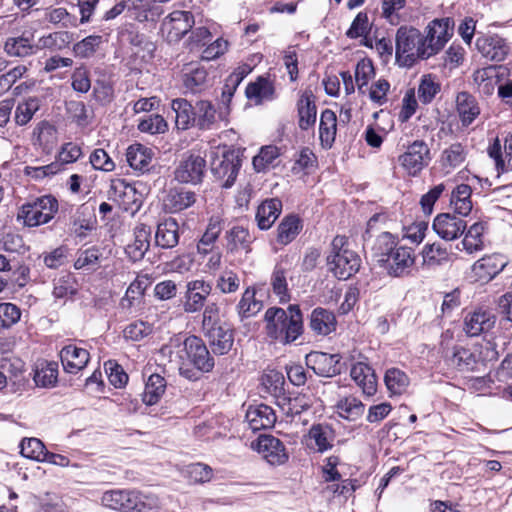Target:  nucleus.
I'll return each mask as SVG.
<instances>
[{"instance_id":"obj_1","label":"nucleus","mask_w":512,"mask_h":512,"mask_svg":"<svg viewBox=\"0 0 512 512\" xmlns=\"http://www.w3.org/2000/svg\"><path fill=\"white\" fill-rule=\"evenodd\" d=\"M161 352L169 355L170 362L177 363L180 375L191 381L199 378L197 371L207 373L215 365L204 341L194 335L188 336L183 343L179 339L171 340Z\"/></svg>"},{"instance_id":"obj_2","label":"nucleus","mask_w":512,"mask_h":512,"mask_svg":"<svg viewBox=\"0 0 512 512\" xmlns=\"http://www.w3.org/2000/svg\"><path fill=\"white\" fill-rule=\"evenodd\" d=\"M264 322L267 337L282 345L295 342L304 331L303 315L295 304L289 305L286 310L275 306L268 308Z\"/></svg>"},{"instance_id":"obj_3","label":"nucleus","mask_w":512,"mask_h":512,"mask_svg":"<svg viewBox=\"0 0 512 512\" xmlns=\"http://www.w3.org/2000/svg\"><path fill=\"white\" fill-rule=\"evenodd\" d=\"M101 503L106 508L120 512H156L159 508V500L155 495L128 489L104 492Z\"/></svg>"},{"instance_id":"obj_4","label":"nucleus","mask_w":512,"mask_h":512,"mask_svg":"<svg viewBox=\"0 0 512 512\" xmlns=\"http://www.w3.org/2000/svg\"><path fill=\"white\" fill-rule=\"evenodd\" d=\"M428 47L422 33L412 26H401L395 36V55L404 66H412L418 59H428Z\"/></svg>"},{"instance_id":"obj_5","label":"nucleus","mask_w":512,"mask_h":512,"mask_svg":"<svg viewBox=\"0 0 512 512\" xmlns=\"http://www.w3.org/2000/svg\"><path fill=\"white\" fill-rule=\"evenodd\" d=\"M345 236H336L331 243V253L327 257L329 269L340 280H347L359 271L360 257L352 250L345 248Z\"/></svg>"},{"instance_id":"obj_6","label":"nucleus","mask_w":512,"mask_h":512,"mask_svg":"<svg viewBox=\"0 0 512 512\" xmlns=\"http://www.w3.org/2000/svg\"><path fill=\"white\" fill-rule=\"evenodd\" d=\"M57 211V200L51 195H46L24 204L18 218L23 219L26 226L35 227L48 223Z\"/></svg>"},{"instance_id":"obj_7","label":"nucleus","mask_w":512,"mask_h":512,"mask_svg":"<svg viewBox=\"0 0 512 512\" xmlns=\"http://www.w3.org/2000/svg\"><path fill=\"white\" fill-rule=\"evenodd\" d=\"M403 147L405 150L398 156V162L410 176H417L432 159L430 148L424 140H415Z\"/></svg>"},{"instance_id":"obj_8","label":"nucleus","mask_w":512,"mask_h":512,"mask_svg":"<svg viewBox=\"0 0 512 512\" xmlns=\"http://www.w3.org/2000/svg\"><path fill=\"white\" fill-rule=\"evenodd\" d=\"M206 171V160L199 153L189 152L182 156L174 171V177L179 183L199 184Z\"/></svg>"},{"instance_id":"obj_9","label":"nucleus","mask_w":512,"mask_h":512,"mask_svg":"<svg viewBox=\"0 0 512 512\" xmlns=\"http://www.w3.org/2000/svg\"><path fill=\"white\" fill-rule=\"evenodd\" d=\"M382 267L390 277L403 278L411 275L416 256L411 247L398 246L383 260Z\"/></svg>"},{"instance_id":"obj_10","label":"nucleus","mask_w":512,"mask_h":512,"mask_svg":"<svg viewBox=\"0 0 512 512\" xmlns=\"http://www.w3.org/2000/svg\"><path fill=\"white\" fill-rule=\"evenodd\" d=\"M182 298V309L187 314H195L202 311L207 305L212 292V284L204 279L188 281Z\"/></svg>"},{"instance_id":"obj_11","label":"nucleus","mask_w":512,"mask_h":512,"mask_svg":"<svg viewBox=\"0 0 512 512\" xmlns=\"http://www.w3.org/2000/svg\"><path fill=\"white\" fill-rule=\"evenodd\" d=\"M141 195L136 191L135 187L127 183L123 179H115L111 181L108 190V199L116 203L126 212H136L141 206Z\"/></svg>"},{"instance_id":"obj_12","label":"nucleus","mask_w":512,"mask_h":512,"mask_svg":"<svg viewBox=\"0 0 512 512\" xmlns=\"http://www.w3.org/2000/svg\"><path fill=\"white\" fill-rule=\"evenodd\" d=\"M454 22L450 18L435 19L427 26L424 36L428 50L425 55L434 56L443 49L453 35Z\"/></svg>"},{"instance_id":"obj_13","label":"nucleus","mask_w":512,"mask_h":512,"mask_svg":"<svg viewBox=\"0 0 512 512\" xmlns=\"http://www.w3.org/2000/svg\"><path fill=\"white\" fill-rule=\"evenodd\" d=\"M194 16L189 11H173L162 22L161 31L169 42H178L193 27Z\"/></svg>"},{"instance_id":"obj_14","label":"nucleus","mask_w":512,"mask_h":512,"mask_svg":"<svg viewBox=\"0 0 512 512\" xmlns=\"http://www.w3.org/2000/svg\"><path fill=\"white\" fill-rule=\"evenodd\" d=\"M341 359L340 354L312 351L306 355L305 362L315 374L322 377H333L341 373Z\"/></svg>"},{"instance_id":"obj_15","label":"nucleus","mask_w":512,"mask_h":512,"mask_svg":"<svg viewBox=\"0 0 512 512\" xmlns=\"http://www.w3.org/2000/svg\"><path fill=\"white\" fill-rule=\"evenodd\" d=\"M253 447L271 465H282L288 460L284 444L272 435H261Z\"/></svg>"},{"instance_id":"obj_16","label":"nucleus","mask_w":512,"mask_h":512,"mask_svg":"<svg viewBox=\"0 0 512 512\" xmlns=\"http://www.w3.org/2000/svg\"><path fill=\"white\" fill-rule=\"evenodd\" d=\"M363 359L365 357L359 354L358 360L351 364L350 376L363 394L372 396L377 391V378L374 370Z\"/></svg>"},{"instance_id":"obj_17","label":"nucleus","mask_w":512,"mask_h":512,"mask_svg":"<svg viewBox=\"0 0 512 512\" xmlns=\"http://www.w3.org/2000/svg\"><path fill=\"white\" fill-rule=\"evenodd\" d=\"M432 228L440 238L451 241L464 233L466 222L454 214L441 213L435 217Z\"/></svg>"},{"instance_id":"obj_18","label":"nucleus","mask_w":512,"mask_h":512,"mask_svg":"<svg viewBox=\"0 0 512 512\" xmlns=\"http://www.w3.org/2000/svg\"><path fill=\"white\" fill-rule=\"evenodd\" d=\"M495 322L496 317L491 311L478 309L465 316L463 330L469 337H477L489 332Z\"/></svg>"},{"instance_id":"obj_19","label":"nucleus","mask_w":512,"mask_h":512,"mask_svg":"<svg viewBox=\"0 0 512 512\" xmlns=\"http://www.w3.org/2000/svg\"><path fill=\"white\" fill-rule=\"evenodd\" d=\"M476 46L485 58L496 62L505 60L510 51L505 39L498 35L479 37Z\"/></svg>"},{"instance_id":"obj_20","label":"nucleus","mask_w":512,"mask_h":512,"mask_svg":"<svg viewBox=\"0 0 512 512\" xmlns=\"http://www.w3.org/2000/svg\"><path fill=\"white\" fill-rule=\"evenodd\" d=\"M182 72L183 85L189 92L201 93L208 87V72L199 63L186 64Z\"/></svg>"},{"instance_id":"obj_21","label":"nucleus","mask_w":512,"mask_h":512,"mask_svg":"<svg viewBox=\"0 0 512 512\" xmlns=\"http://www.w3.org/2000/svg\"><path fill=\"white\" fill-rule=\"evenodd\" d=\"M89 352L75 345H67L60 351L63 369L67 373L76 374L86 367L89 361Z\"/></svg>"},{"instance_id":"obj_22","label":"nucleus","mask_w":512,"mask_h":512,"mask_svg":"<svg viewBox=\"0 0 512 512\" xmlns=\"http://www.w3.org/2000/svg\"><path fill=\"white\" fill-rule=\"evenodd\" d=\"M507 262L500 254L484 256L476 261L472 266V271L481 281H489L499 274Z\"/></svg>"},{"instance_id":"obj_23","label":"nucleus","mask_w":512,"mask_h":512,"mask_svg":"<svg viewBox=\"0 0 512 512\" xmlns=\"http://www.w3.org/2000/svg\"><path fill=\"white\" fill-rule=\"evenodd\" d=\"M195 202V192L183 187L169 189L163 200L165 210L170 213L181 212L191 207Z\"/></svg>"},{"instance_id":"obj_24","label":"nucleus","mask_w":512,"mask_h":512,"mask_svg":"<svg viewBox=\"0 0 512 512\" xmlns=\"http://www.w3.org/2000/svg\"><path fill=\"white\" fill-rule=\"evenodd\" d=\"M151 228L150 226L140 223L134 228V240L132 243L128 244L125 251L128 257L136 262L145 256L146 252L150 247V239H151Z\"/></svg>"},{"instance_id":"obj_25","label":"nucleus","mask_w":512,"mask_h":512,"mask_svg":"<svg viewBox=\"0 0 512 512\" xmlns=\"http://www.w3.org/2000/svg\"><path fill=\"white\" fill-rule=\"evenodd\" d=\"M152 284V277L149 274H140L128 286L124 297L120 301L123 309L131 310L142 303V297L146 289Z\"/></svg>"},{"instance_id":"obj_26","label":"nucleus","mask_w":512,"mask_h":512,"mask_svg":"<svg viewBox=\"0 0 512 512\" xmlns=\"http://www.w3.org/2000/svg\"><path fill=\"white\" fill-rule=\"evenodd\" d=\"M298 126L301 130L314 127L317 117L315 97L310 90H305L297 101Z\"/></svg>"},{"instance_id":"obj_27","label":"nucleus","mask_w":512,"mask_h":512,"mask_svg":"<svg viewBox=\"0 0 512 512\" xmlns=\"http://www.w3.org/2000/svg\"><path fill=\"white\" fill-rule=\"evenodd\" d=\"M245 418L250 429L253 431L271 428L276 421L274 410L265 404L250 406Z\"/></svg>"},{"instance_id":"obj_28","label":"nucleus","mask_w":512,"mask_h":512,"mask_svg":"<svg viewBox=\"0 0 512 512\" xmlns=\"http://www.w3.org/2000/svg\"><path fill=\"white\" fill-rule=\"evenodd\" d=\"M204 335L215 355L227 354L234 343V332L227 325H220Z\"/></svg>"},{"instance_id":"obj_29","label":"nucleus","mask_w":512,"mask_h":512,"mask_svg":"<svg viewBox=\"0 0 512 512\" xmlns=\"http://www.w3.org/2000/svg\"><path fill=\"white\" fill-rule=\"evenodd\" d=\"M447 363L462 372L474 371L479 363V356L476 352L463 346H454L452 353L445 354Z\"/></svg>"},{"instance_id":"obj_30","label":"nucleus","mask_w":512,"mask_h":512,"mask_svg":"<svg viewBox=\"0 0 512 512\" xmlns=\"http://www.w3.org/2000/svg\"><path fill=\"white\" fill-rule=\"evenodd\" d=\"M153 158V150L142 144H132L127 148L126 160L129 166L140 174L150 170Z\"/></svg>"},{"instance_id":"obj_31","label":"nucleus","mask_w":512,"mask_h":512,"mask_svg":"<svg viewBox=\"0 0 512 512\" xmlns=\"http://www.w3.org/2000/svg\"><path fill=\"white\" fill-rule=\"evenodd\" d=\"M456 111L462 127L467 128L480 115L476 98L468 92H459L456 96Z\"/></svg>"},{"instance_id":"obj_32","label":"nucleus","mask_w":512,"mask_h":512,"mask_svg":"<svg viewBox=\"0 0 512 512\" xmlns=\"http://www.w3.org/2000/svg\"><path fill=\"white\" fill-rule=\"evenodd\" d=\"M254 239L247 228L239 225L233 226L225 234L226 250L231 254L239 251H245L247 254L251 252V244Z\"/></svg>"},{"instance_id":"obj_33","label":"nucleus","mask_w":512,"mask_h":512,"mask_svg":"<svg viewBox=\"0 0 512 512\" xmlns=\"http://www.w3.org/2000/svg\"><path fill=\"white\" fill-rule=\"evenodd\" d=\"M179 242V225L174 218L159 222L155 232V245L162 249L174 248Z\"/></svg>"},{"instance_id":"obj_34","label":"nucleus","mask_w":512,"mask_h":512,"mask_svg":"<svg viewBox=\"0 0 512 512\" xmlns=\"http://www.w3.org/2000/svg\"><path fill=\"white\" fill-rule=\"evenodd\" d=\"M289 268L286 260H281L274 266L270 278L273 293L279 298V302L287 303L291 296L288 289L287 274Z\"/></svg>"},{"instance_id":"obj_35","label":"nucleus","mask_w":512,"mask_h":512,"mask_svg":"<svg viewBox=\"0 0 512 512\" xmlns=\"http://www.w3.org/2000/svg\"><path fill=\"white\" fill-rule=\"evenodd\" d=\"M336 317L333 312L317 307L310 314L309 327L317 335L326 336L336 330Z\"/></svg>"},{"instance_id":"obj_36","label":"nucleus","mask_w":512,"mask_h":512,"mask_svg":"<svg viewBox=\"0 0 512 512\" xmlns=\"http://www.w3.org/2000/svg\"><path fill=\"white\" fill-rule=\"evenodd\" d=\"M282 211V202L278 198L264 200L257 208L256 221L261 230L269 229Z\"/></svg>"},{"instance_id":"obj_37","label":"nucleus","mask_w":512,"mask_h":512,"mask_svg":"<svg viewBox=\"0 0 512 512\" xmlns=\"http://www.w3.org/2000/svg\"><path fill=\"white\" fill-rule=\"evenodd\" d=\"M245 94L255 104H261L264 101H270L275 98V87L270 79L260 76L256 81L247 85Z\"/></svg>"},{"instance_id":"obj_38","label":"nucleus","mask_w":512,"mask_h":512,"mask_svg":"<svg viewBox=\"0 0 512 512\" xmlns=\"http://www.w3.org/2000/svg\"><path fill=\"white\" fill-rule=\"evenodd\" d=\"M488 154L495 160L498 171L512 170V135L505 139L504 154L501 151V144L498 138L489 146Z\"/></svg>"},{"instance_id":"obj_39","label":"nucleus","mask_w":512,"mask_h":512,"mask_svg":"<svg viewBox=\"0 0 512 512\" xmlns=\"http://www.w3.org/2000/svg\"><path fill=\"white\" fill-rule=\"evenodd\" d=\"M171 108L175 112V125L180 130H187L195 125L194 106L184 98L172 100Z\"/></svg>"},{"instance_id":"obj_40","label":"nucleus","mask_w":512,"mask_h":512,"mask_svg":"<svg viewBox=\"0 0 512 512\" xmlns=\"http://www.w3.org/2000/svg\"><path fill=\"white\" fill-rule=\"evenodd\" d=\"M337 131V117L336 114L330 110L325 109L320 116L319 124V138L323 148H331L336 137Z\"/></svg>"},{"instance_id":"obj_41","label":"nucleus","mask_w":512,"mask_h":512,"mask_svg":"<svg viewBox=\"0 0 512 512\" xmlns=\"http://www.w3.org/2000/svg\"><path fill=\"white\" fill-rule=\"evenodd\" d=\"M337 414L348 421H357L365 413V405L354 396L339 399L335 405Z\"/></svg>"},{"instance_id":"obj_42","label":"nucleus","mask_w":512,"mask_h":512,"mask_svg":"<svg viewBox=\"0 0 512 512\" xmlns=\"http://www.w3.org/2000/svg\"><path fill=\"white\" fill-rule=\"evenodd\" d=\"M240 167V160L232 153L224 155L219 166L213 168V172L219 178L225 179L223 187L229 188L234 184Z\"/></svg>"},{"instance_id":"obj_43","label":"nucleus","mask_w":512,"mask_h":512,"mask_svg":"<svg viewBox=\"0 0 512 512\" xmlns=\"http://www.w3.org/2000/svg\"><path fill=\"white\" fill-rule=\"evenodd\" d=\"M195 126L201 130H210L217 122L214 105L207 100H199L194 106Z\"/></svg>"},{"instance_id":"obj_44","label":"nucleus","mask_w":512,"mask_h":512,"mask_svg":"<svg viewBox=\"0 0 512 512\" xmlns=\"http://www.w3.org/2000/svg\"><path fill=\"white\" fill-rule=\"evenodd\" d=\"M472 189L467 184H460L456 186L450 197V205L453 207L454 212L461 216H467L472 210L471 201Z\"/></svg>"},{"instance_id":"obj_45","label":"nucleus","mask_w":512,"mask_h":512,"mask_svg":"<svg viewBox=\"0 0 512 512\" xmlns=\"http://www.w3.org/2000/svg\"><path fill=\"white\" fill-rule=\"evenodd\" d=\"M302 229V223L298 216L288 215L282 219L277 228V242L281 245L291 243Z\"/></svg>"},{"instance_id":"obj_46","label":"nucleus","mask_w":512,"mask_h":512,"mask_svg":"<svg viewBox=\"0 0 512 512\" xmlns=\"http://www.w3.org/2000/svg\"><path fill=\"white\" fill-rule=\"evenodd\" d=\"M309 437L314 440L317 451L323 453L333 447L335 432L327 424H314L309 430Z\"/></svg>"},{"instance_id":"obj_47","label":"nucleus","mask_w":512,"mask_h":512,"mask_svg":"<svg viewBox=\"0 0 512 512\" xmlns=\"http://www.w3.org/2000/svg\"><path fill=\"white\" fill-rule=\"evenodd\" d=\"M396 237L390 232H382L377 236L371 250L372 256L376 259L379 266L383 264L386 257H388L394 248H397Z\"/></svg>"},{"instance_id":"obj_48","label":"nucleus","mask_w":512,"mask_h":512,"mask_svg":"<svg viewBox=\"0 0 512 512\" xmlns=\"http://www.w3.org/2000/svg\"><path fill=\"white\" fill-rule=\"evenodd\" d=\"M166 389V381L159 374H152L145 385L142 400L146 405H154L162 397Z\"/></svg>"},{"instance_id":"obj_49","label":"nucleus","mask_w":512,"mask_h":512,"mask_svg":"<svg viewBox=\"0 0 512 512\" xmlns=\"http://www.w3.org/2000/svg\"><path fill=\"white\" fill-rule=\"evenodd\" d=\"M255 289L248 287L237 305L239 316L244 318H250L258 314L263 308V302L255 298Z\"/></svg>"},{"instance_id":"obj_50","label":"nucleus","mask_w":512,"mask_h":512,"mask_svg":"<svg viewBox=\"0 0 512 512\" xmlns=\"http://www.w3.org/2000/svg\"><path fill=\"white\" fill-rule=\"evenodd\" d=\"M384 382L387 389L392 394L401 395L407 390L410 379L407 374L399 368H390L385 373Z\"/></svg>"},{"instance_id":"obj_51","label":"nucleus","mask_w":512,"mask_h":512,"mask_svg":"<svg viewBox=\"0 0 512 512\" xmlns=\"http://www.w3.org/2000/svg\"><path fill=\"white\" fill-rule=\"evenodd\" d=\"M423 261L429 267L442 265L450 260L446 247L440 243L426 244L422 251Z\"/></svg>"},{"instance_id":"obj_52","label":"nucleus","mask_w":512,"mask_h":512,"mask_svg":"<svg viewBox=\"0 0 512 512\" xmlns=\"http://www.w3.org/2000/svg\"><path fill=\"white\" fill-rule=\"evenodd\" d=\"M4 50L11 57H25L34 53V46L28 37L22 35L8 38Z\"/></svg>"},{"instance_id":"obj_53","label":"nucleus","mask_w":512,"mask_h":512,"mask_svg":"<svg viewBox=\"0 0 512 512\" xmlns=\"http://www.w3.org/2000/svg\"><path fill=\"white\" fill-rule=\"evenodd\" d=\"M58 368L54 362H45L37 366L34 373V382L37 386L51 387L57 382Z\"/></svg>"},{"instance_id":"obj_54","label":"nucleus","mask_w":512,"mask_h":512,"mask_svg":"<svg viewBox=\"0 0 512 512\" xmlns=\"http://www.w3.org/2000/svg\"><path fill=\"white\" fill-rule=\"evenodd\" d=\"M484 224L476 222L471 225L462 241L464 249L472 254L483 249Z\"/></svg>"},{"instance_id":"obj_55","label":"nucleus","mask_w":512,"mask_h":512,"mask_svg":"<svg viewBox=\"0 0 512 512\" xmlns=\"http://www.w3.org/2000/svg\"><path fill=\"white\" fill-rule=\"evenodd\" d=\"M221 223L219 220H211L197 244V250L200 254H209L213 251L214 243L221 232Z\"/></svg>"},{"instance_id":"obj_56","label":"nucleus","mask_w":512,"mask_h":512,"mask_svg":"<svg viewBox=\"0 0 512 512\" xmlns=\"http://www.w3.org/2000/svg\"><path fill=\"white\" fill-rule=\"evenodd\" d=\"M183 475L194 484L209 482L213 477V470L203 463H193L185 467Z\"/></svg>"},{"instance_id":"obj_57","label":"nucleus","mask_w":512,"mask_h":512,"mask_svg":"<svg viewBox=\"0 0 512 512\" xmlns=\"http://www.w3.org/2000/svg\"><path fill=\"white\" fill-rule=\"evenodd\" d=\"M46 448L42 441L37 438L23 439L20 443L21 454L29 459L44 462Z\"/></svg>"},{"instance_id":"obj_58","label":"nucleus","mask_w":512,"mask_h":512,"mask_svg":"<svg viewBox=\"0 0 512 512\" xmlns=\"http://www.w3.org/2000/svg\"><path fill=\"white\" fill-rule=\"evenodd\" d=\"M440 89V84L434 77L431 75H424L422 76L418 86V98L423 104H429L440 92Z\"/></svg>"},{"instance_id":"obj_59","label":"nucleus","mask_w":512,"mask_h":512,"mask_svg":"<svg viewBox=\"0 0 512 512\" xmlns=\"http://www.w3.org/2000/svg\"><path fill=\"white\" fill-rule=\"evenodd\" d=\"M138 129L143 133H149L151 135L162 134L167 131L168 124L163 116L150 114L139 121Z\"/></svg>"},{"instance_id":"obj_60","label":"nucleus","mask_w":512,"mask_h":512,"mask_svg":"<svg viewBox=\"0 0 512 512\" xmlns=\"http://www.w3.org/2000/svg\"><path fill=\"white\" fill-rule=\"evenodd\" d=\"M201 326L203 333L222 325L220 317V306L216 302H208L202 309Z\"/></svg>"},{"instance_id":"obj_61","label":"nucleus","mask_w":512,"mask_h":512,"mask_svg":"<svg viewBox=\"0 0 512 512\" xmlns=\"http://www.w3.org/2000/svg\"><path fill=\"white\" fill-rule=\"evenodd\" d=\"M102 43V37L99 35H90L81 41L77 42L73 51L75 56L80 58H89L97 51L98 47Z\"/></svg>"},{"instance_id":"obj_62","label":"nucleus","mask_w":512,"mask_h":512,"mask_svg":"<svg viewBox=\"0 0 512 512\" xmlns=\"http://www.w3.org/2000/svg\"><path fill=\"white\" fill-rule=\"evenodd\" d=\"M279 156L278 148L276 146L262 147L260 152L253 158V166L257 172L266 170L271 166L274 160Z\"/></svg>"},{"instance_id":"obj_63","label":"nucleus","mask_w":512,"mask_h":512,"mask_svg":"<svg viewBox=\"0 0 512 512\" xmlns=\"http://www.w3.org/2000/svg\"><path fill=\"white\" fill-rule=\"evenodd\" d=\"M73 41V36L68 31H58L50 33L48 36L42 38V45L44 48L51 50H63Z\"/></svg>"},{"instance_id":"obj_64","label":"nucleus","mask_w":512,"mask_h":512,"mask_svg":"<svg viewBox=\"0 0 512 512\" xmlns=\"http://www.w3.org/2000/svg\"><path fill=\"white\" fill-rule=\"evenodd\" d=\"M38 100L30 98L25 102L18 104L15 110V122L20 125H26L38 110Z\"/></svg>"}]
</instances>
